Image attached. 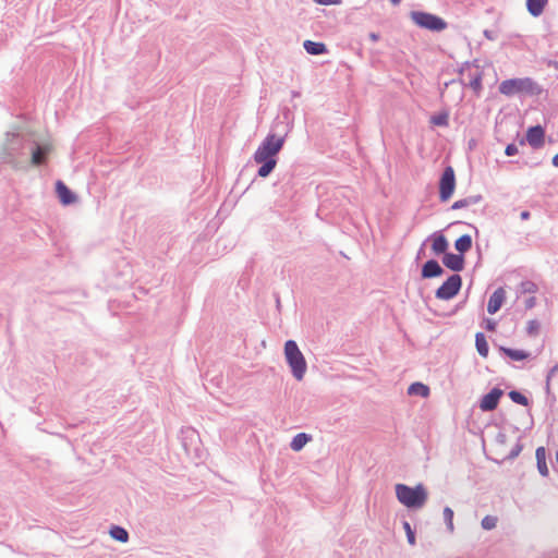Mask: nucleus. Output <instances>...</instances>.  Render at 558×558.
Masks as SVG:
<instances>
[{"mask_svg": "<svg viewBox=\"0 0 558 558\" xmlns=\"http://www.w3.org/2000/svg\"><path fill=\"white\" fill-rule=\"evenodd\" d=\"M284 143L286 138L274 132L266 135L253 154V160L259 165L256 177L265 179L274 172Z\"/></svg>", "mask_w": 558, "mask_h": 558, "instance_id": "1", "label": "nucleus"}, {"mask_svg": "<svg viewBox=\"0 0 558 558\" xmlns=\"http://www.w3.org/2000/svg\"><path fill=\"white\" fill-rule=\"evenodd\" d=\"M25 138L15 132H7L5 140L1 146L0 163L10 165L14 170L28 171L29 163L27 159L20 158L24 156Z\"/></svg>", "mask_w": 558, "mask_h": 558, "instance_id": "2", "label": "nucleus"}, {"mask_svg": "<svg viewBox=\"0 0 558 558\" xmlns=\"http://www.w3.org/2000/svg\"><path fill=\"white\" fill-rule=\"evenodd\" d=\"M498 90L506 97L539 96L543 88L532 77H513L502 81Z\"/></svg>", "mask_w": 558, "mask_h": 558, "instance_id": "3", "label": "nucleus"}, {"mask_svg": "<svg viewBox=\"0 0 558 558\" xmlns=\"http://www.w3.org/2000/svg\"><path fill=\"white\" fill-rule=\"evenodd\" d=\"M395 490L398 501L411 510L423 508L428 499V492L422 483L413 487L399 483L396 484Z\"/></svg>", "mask_w": 558, "mask_h": 558, "instance_id": "4", "label": "nucleus"}, {"mask_svg": "<svg viewBox=\"0 0 558 558\" xmlns=\"http://www.w3.org/2000/svg\"><path fill=\"white\" fill-rule=\"evenodd\" d=\"M283 352L292 376L296 380H302L307 371V363L296 341L292 339L287 340L284 342Z\"/></svg>", "mask_w": 558, "mask_h": 558, "instance_id": "5", "label": "nucleus"}, {"mask_svg": "<svg viewBox=\"0 0 558 558\" xmlns=\"http://www.w3.org/2000/svg\"><path fill=\"white\" fill-rule=\"evenodd\" d=\"M410 19L420 28L434 33H440L448 27V23L442 17L426 11H411Z\"/></svg>", "mask_w": 558, "mask_h": 558, "instance_id": "6", "label": "nucleus"}, {"mask_svg": "<svg viewBox=\"0 0 558 558\" xmlns=\"http://www.w3.org/2000/svg\"><path fill=\"white\" fill-rule=\"evenodd\" d=\"M457 187L456 172L452 166L447 165L442 169L438 180V198L440 203H447L454 194Z\"/></svg>", "mask_w": 558, "mask_h": 558, "instance_id": "7", "label": "nucleus"}, {"mask_svg": "<svg viewBox=\"0 0 558 558\" xmlns=\"http://www.w3.org/2000/svg\"><path fill=\"white\" fill-rule=\"evenodd\" d=\"M462 284V277L459 274H452L436 289L435 298L449 301L459 294Z\"/></svg>", "mask_w": 558, "mask_h": 558, "instance_id": "8", "label": "nucleus"}, {"mask_svg": "<svg viewBox=\"0 0 558 558\" xmlns=\"http://www.w3.org/2000/svg\"><path fill=\"white\" fill-rule=\"evenodd\" d=\"M545 136V128L541 124L529 126L523 137H520L519 133L517 134L519 145L524 146L529 144L535 150L544 147Z\"/></svg>", "mask_w": 558, "mask_h": 558, "instance_id": "9", "label": "nucleus"}, {"mask_svg": "<svg viewBox=\"0 0 558 558\" xmlns=\"http://www.w3.org/2000/svg\"><path fill=\"white\" fill-rule=\"evenodd\" d=\"M31 158L28 161L29 167H39L48 162V156L51 151V146L48 144H40L33 142L29 147Z\"/></svg>", "mask_w": 558, "mask_h": 558, "instance_id": "10", "label": "nucleus"}, {"mask_svg": "<svg viewBox=\"0 0 558 558\" xmlns=\"http://www.w3.org/2000/svg\"><path fill=\"white\" fill-rule=\"evenodd\" d=\"M504 393V390L498 386L492 388L487 393L481 397L478 400V408L483 412H492L496 410Z\"/></svg>", "mask_w": 558, "mask_h": 558, "instance_id": "11", "label": "nucleus"}, {"mask_svg": "<svg viewBox=\"0 0 558 558\" xmlns=\"http://www.w3.org/2000/svg\"><path fill=\"white\" fill-rule=\"evenodd\" d=\"M469 76H470V81L469 83H465L463 78H458V80H451L447 83H445V87H448L450 84H454L457 82H459L463 87H470L472 89V92L474 93V95L476 97H480L482 92H483V76H484V72L483 71H476L475 73H469Z\"/></svg>", "mask_w": 558, "mask_h": 558, "instance_id": "12", "label": "nucleus"}, {"mask_svg": "<svg viewBox=\"0 0 558 558\" xmlns=\"http://www.w3.org/2000/svg\"><path fill=\"white\" fill-rule=\"evenodd\" d=\"M430 242V250L435 256H442L449 251V241L444 234V231H435L427 239Z\"/></svg>", "mask_w": 558, "mask_h": 558, "instance_id": "13", "label": "nucleus"}, {"mask_svg": "<svg viewBox=\"0 0 558 558\" xmlns=\"http://www.w3.org/2000/svg\"><path fill=\"white\" fill-rule=\"evenodd\" d=\"M57 197L63 206H70L78 201L77 195L61 180H57L54 184Z\"/></svg>", "mask_w": 558, "mask_h": 558, "instance_id": "14", "label": "nucleus"}, {"mask_svg": "<svg viewBox=\"0 0 558 558\" xmlns=\"http://www.w3.org/2000/svg\"><path fill=\"white\" fill-rule=\"evenodd\" d=\"M441 263L446 268L458 274L465 268V256L448 251L441 256Z\"/></svg>", "mask_w": 558, "mask_h": 558, "instance_id": "15", "label": "nucleus"}, {"mask_svg": "<svg viewBox=\"0 0 558 558\" xmlns=\"http://www.w3.org/2000/svg\"><path fill=\"white\" fill-rule=\"evenodd\" d=\"M445 274L442 266L435 258L427 259L421 267L422 279H433L441 277Z\"/></svg>", "mask_w": 558, "mask_h": 558, "instance_id": "16", "label": "nucleus"}, {"mask_svg": "<svg viewBox=\"0 0 558 558\" xmlns=\"http://www.w3.org/2000/svg\"><path fill=\"white\" fill-rule=\"evenodd\" d=\"M276 119H277V125L282 126V134H279V135L287 138L288 134L290 133V131L292 130V126H293L292 110L288 107H283L281 109L280 114Z\"/></svg>", "mask_w": 558, "mask_h": 558, "instance_id": "17", "label": "nucleus"}, {"mask_svg": "<svg viewBox=\"0 0 558 558\" xmlns=\"http://www.w3.org/2000/svg\"><path fill=\"white\" fill-rule=\"evenodd\" d=\"M506 301V291L504 288L496 289L489 296L487 304V312L490 315L496 314L504 305Z\"/></svg>", "mask_w": 558, "mask_h": 558, "instance_id": "18", "label": "nucleus"}, {"mask_svg": "<svg viewBox=\"0 0 558 558\" xmlns=\"http://www.w3.org/2000/svg\"><path fill=\"white\" fill-rule=\"evenodd\" d=\"M498 351L501 355L509 357L511 361L520 362L530 359L531 353L522 349H513L504 345L498 347Z\"/></svg>", "mask_w": 558, "mask_h": 558, "instance_id": "19", "label": "nucleus"}, {"mask_svg": "<svg viewBox=\"0 0 558 558\" xmlns=\"http://www.w3.org/2000/svg\"><path fill=\"white\" fill-rule=\"evenodd\" d=\"M536 468L541 476L548 477L549 469L547 465V450L544 446H539L535 450Z\"/></svg>", "mask_w": 558, "mask_h": 558, "instance_id": "20", "label": "nucleus"}, {"mask_svg": "<svg viewBox=\"0 0 558 558\" xmlns=\"http://www.w3.org/2000/svg\"><path fill=\"white\" fill-rule=\"evenodd\" d=\"M548 1L549 0H525L526 11L531 16L539 17L548 5Z\"/></svg>", "mask_w": 558, "mask_h": 558, "instance_id": "21", "label": "nucleus"}, {"mask_svg": "<svg viewBox=\"0 0 558 558\" xmlns=\"http://www.w3.org/2000/svg\"><path fill=\"white\" fill-rule=\"evenodd\" d=\"M303 48L306 51V53L311 56H320L328 52V48L326 44L323 41H314L307 39L303 43Z\"/></svg>", "mask_w": 558, "mask_h": 558, "instance_id": "22", "label": "nucleus"}, {"mask_svg": "<svg viewBox=\"0 0 558 558\" xmlns=\"http://www.w3.org/2000/svg\"><path fill=\"white\" fill-rule=\"evenodd\" d=\"M483 199H484V197L482 194L470 195L468 197H464V198L453 202V204L450 206V209L459 210L462 208H466L469 206L476 205V204L483 202Z\"/></svg>", "mask_w": 558, "mask_h": 558, "instance_id": "23", "label": "nucleus"}, {"mask_svg": "<svg viewBox=\"0 0 558 558\" xmlns=\"http://www.w3.org/2000/svg\"><path fill=\"white\" fill-rule=\"evenodd\" d=\"M453 245H454L456 251L459 254L464 256L465 253H468L472 248V245H473L472 236L470 234H462L454 241Z\"/></svg>", "mask_w": 558, "mask_h": 558, "instance_id": "24", "label": "nucleus"}, {"mask_svg": "<svg viewBox=\"0 0 558 558\" xmlns=\"http://www.w3.org/2000/svg\"><path fill=\"white\" fill-rule=\"evenodd\" d=\"M409 396H417L421 398H427L430 395V389L427 385L422 381H414L408 387Z\"/></svg>", "mask_w": 558, "mask_h": 558, "instance_id": "25", "label": "nucleus"}, {"mask_svg": "<svg viewBox=\"0 0 558 558\" xmlns=\"http://www.w3.org/2000/svg\"><path fill=\"white\" fill-rule=\"evenodd\" d=\"M312 440V435L310 434H306V433H299L296 434L291 442H290V448L295 451V452H299L301 451L310 441Z\"/></svg>", "mask_w": 558, "mask_h": 558, "instance_id": "26", "label": "nucleus"}, {"mask_svg": "<svg viewBox=\"0 0 558 558\" xmlns=\"http://www.w3.org/2000/svg\"><path fill=\"white\" fill-rule=\"evenodd\" d=\"M475 348L482 357H487L489 353V345L484 332L478 331L475 333Z\"/></svg>", "mask_w": 558, "mask_h": 558, "instance_id": "27", "label": "nucleus"}, {"mask_svg": "<svg viewBox=\"0 0 558 558\" xmlns=\"http://www.w3.org/2000/svg\"><path fill=\"white\" fill-rule=\"evenodd\" d=\"M430 124L440 128H447L449 125V111L442 109L434 113L429 119Z\"/></svg>", "mask_w": 558, "mask_h": 558, "instance_id": "28", "label": "nucleus"}, {"mask_svg": "<svg viewBox=\"0 0 558 558\" xmlns=\"http://www.w3.org/2000/svg\"><path fill=\"white\" fill-rule=\"evenodd\" d=\"M109 534L114 541H118L121 543H126L130 537L129 532L123 526H120L117 524L111 525V527L109 530Z\"/></svg>", "mask_w": 558, "mask_h": 558, "instance_id": "29", "label": "nucleus"}, {"mask_svg": "<svg viewBox=\"0 0 558 558\" xmlns=\"http://www.w3.org/2000/svg\"><path fill=\"white\" fill-rule=\"evenodd\" d=\"M508 397L513 403H517L522 407H530L531 401L530 399L522 393L520 390L513 389L508 392Z\"/></svg>", "mask_w": 558, "mask_h": 558, "instance_id": "30", "label": "nucleus"}, {"mask_svg": "<svg viewBox=\"0 0 558 558\" xmlns=\"http://www.w3.org/2000/svg\"><path fill=\"white\" fill-rule=\"evenodd\" d=\"M538 291V286L532 280H523L519 284L518 292L521 294H534Z\"/></svg>", "mask_w": 558, "mask_h": 558, "instance_id": "31", "label": "nucleus"}, {"mask_svg": "<svg viewBox=\"0 0 558 558\" xmlns=\"http://www.w3.org/2000/svg\"><path fill=\"white\" fill-rule=\"evenodd\" d=\"M442 513H444V520H445L446 527L450 533H452L454 531V525H453L454 512L450 507L446 506L444 508Z\"/></svg>", "mask_w": 558, "mask_h": 558, "instance_id": "32", "label": "nucleus"}, {"mask_svg": "<svg viewBox=\"0 0 558 558\" xmlns=\"http://www.w3.org/2000/svg\"><path fill=\"white\" fill-rule=\"evenodd\" d=\"M402 527H403V530L405 532L408 543L410 545L414 546L416 544V532H415V530L411 526V524L407 520L402 521Z\"/></svg>", "mask_w": 558, "mask_h": 558, "instance_id": "33", "label": "nucleus"}, {"mask_svg": "<svg viewBox=\"0 0 558 558\" xmlns=\"http://www.w3.org/2000/svg\"><path fill=\"white\" fill-rule=\"evenodd\" d=\"M498 518L495 515H485L481 521V526L485 531H490L496 527Z\"/></svg>", "mask_w": 558, "mask_h": 558, "instance_id": "34", "label": "nucleus"}, {"mask_svg": "<svg viewBox=\"0 0 558 558\" xmlns=\"http://www.w3.org/2000/svg\"><path fill=\"white\" fill-rule=\"evenodd\" d=\"M541 331V323L537 319H531L527 322L526 333L529 337H536Z\"/></svg>", "mask_w": 558, "mask_h": 558, "instance_id": "35", "label": "nucleus"}, {"mask_svg": "<svg viewBox=\"0 0 558 558\" xmlns=\"http://www.w3.org/2000/svg\"><path fill=\"white\" fill-rule=\"evenodd\" d=\"M523 444L521 442V437H519L518 441L513 446V448L510 450L509 454L506 457L507 460H514L519 457V454L523 450Z\"/></svg>", "mask_w": 558, "mask_h": 558, "instance_id": "36", "label": "nucleus"}, {"mask_svg": "<svg viewBox=\"0 0 558 558\" xmlns=\"http://www.w3.org/2000/svg\"><path fill=\"white\" fill-rule=\"evenodd\" d=\"M481 327L484 328L486 331L495 332L497 329V322L493 318L484 316L481 322Z\"/></svg>", "mask_w": 558, "mask_h": 558, "instance_id": "37", "label": "nucleus"}, {"mask_svg": "<svg viewBox=\"0 0 558 558\" xmlns=\"http://www.w3.org/2000/svg\"><path fill=\"white\" fill-rule=\"evenodd\" d=\"M519 153L518 146L514 143H510L505 148V155L508 157L514 156Z\"/></svg>", "mask_w": 558, "mask_h": 558, "instance_id": "38", "label": "nucleus"}, {"mask_svg": "<svg viewBox=\"0 0 558 558\" xmlns=\"http://www.w3.org/2000/svg\"><path fill=\"white\" fill-rule=\"evenodd\" d=\"M182 434H186V436L183 438V446L186 448V439L190 438L192 440L193 437H197V433L193 428H187L186 432L182 430Z\"/></svg>", "mask_w": 558, "mask_h": 558, "instance_id": "39", "label": "nucleus"}, {"mask_svg": "<svg viewBox=\"0 0 558 558\" xmlns=\"http://www.w3.org/2000/svg\"><path fill=\"white\" fill-rule=\"evenodd\" d=\"M315 3L320 5H340L342 0H313Z\"/></svg>", "mask_w": 558, "mask_h": 558, "instance_id": "40", "label": "nucleus"}, {"mask_svg": "<svg viewBox=\"0 0 558 558\" xmlns=\"http://www.w3.org/2000/svg\"><path fill=\"white\" fill-rule=\"evenodd\" d=\"M466 300L468 298H465L464 300L460 301L458 304H456V306L453 307V310L447 315V316H453L456 315L459 311H461L465 304H466Z\"/></svg>", "mask_w": 558, "mask_h": 558, "instance_id": "41", "label": "nucleus"}, {"mask_svg": "<svg viewBox=\"0 0 558 558\" xmlns=\"http://www.w3.org/2000/svg\"><path fill=\"white\" fill-rule=\"evenodd\" d=\"M464 66L465 68H475L477 71H483L482 70V66L480 65V60L478 59H474L472 61H465L464 62Z\"/></svg>", "mask_w": 558, "mask_h": 558, "instance_id": "42", "label": "nucleus"}, {"mask_svg": "<svg viewBox=\"0 0 558 558\" xmlns=\"http://www.w3.org/2000/svg\"><path fill=\"white\" fill-rule=\"evenodd\" d=\"M536 298L535 296H529L525 301H524V305H525V308L526 310H532L533 307H535L536 305Z\"/></svg>", "mask_w": 558, "mask_h": 558, "instance_id": "43", "label": "nucleus"}, {"mask_svg": "<svg viewBox=\"0 0 558 558\" xmlns=\"http://www.w3.org/2000/svg\"><path fill=\"white\" fill-rule=\"evenodd\" d=\"M483 35L488 40H496L498 37V34L490 29H484Z\"/></svg>", "mask_w": 558, "mask_h": 558, "instance_id": "44", "label": "nucleus"}, {"mask_svg": "<svg viewBox=\"0 0 558 558\" xmlns=\"http://www.w3.org/2000/svg\"><path fill=\"white\" fill-rule=\"evenodd\" d=\"M551 377L553 375H549L547 373L546 375V385H545V392H546V396H551V389H550V380H551Z\"/></svg>", "mask_w": 558, "mask_h": 558, "instance_id": "45", "label": "nucleus"}, {"mask_svg": "<svg viewBox=\"0 0 558 558\" xmlns=\"http://www.w3.org/2000/svg\"><path fill=\"white\" fill-rule=\"evenodd\" d=\"M425 244H426V240L421 244V246L416 253V257H415L416 260H420L425 255Z\"/></svg>", "mask_w": 558, "mask_h": 558, "instance_id": "46", "label": "nucleus"}, {"mask_svg": "<svg viewBox=\"0 0 558 558\" xmlns=\"http://www.w3.org/2000/svg\"><path fill=\"white\" fill-rule=\"evenodd\" d=\"M496 441L501 444V445H505L507 442V436L506 434L504 433H498L497 436H496Z\"/></svg>", "mask_w": 558, "mask_h": 558, "instance_id": "47", "label": "nucleus"}, {"mask_svg": "<svg viewBox=\"0 0 558 558\" xmlns=\"http://www.w3.org/2000/svg\"><path fill=\"white\" fill-rule=\"evenodd\" d=\"M270 132H274L275 134H282V126L277 125V119H275Z\"/></svg>", "mask_w": 558, "mask_h": 558, "instance_id": "48", "label": "nucleus"}, {"mask_svg": "<svg viewBox=\"0 0 558 558\" xmlns=\"http://www.w3.org/2000/svg\"><path fill=\"white\" fill-rule=\"evenodd\" d=\"M546 400H547L548 405L550 408H553L555 405L557 399H556V396L554 393H551V396H547Z\"/></svg>", "mask_w": 558, "mask_h": 558, "instance_id": "49", "label": "nucleus"}, {"mask_svg": "<svg viewBox=\"0 0 558 558\" xmlns=\"http://www.w3.org/2000/svg\"><path fill=\"white\" fill-rule=\"evenodd\" d=\"M368 38L372 40V41H378L380 39V35L379 33H375V32H371L368 34Z\"/></svg>", "mask_w": 558, "mask_h": 558, "instance_id": "50", "label": "nucleus"}, {"mask_svg": "<svg viewBox=\"0 0 558 558\" xmlns=\"http://www.w3.org/2000/svg\"><path fill=\"white\" fill-rule=\"evenodd\" d=\"M530 217H531V213L529 210H523L520 214L521 220H527V219H530Z\"/></svg>", "mask_w": 558, "mask_h": 558, "instance_id": "51", "label": "nucleus"}, {"mask_svg": "<svg viewBox=\"0 0 558 558\" xmlns=\"http://www.w3.org/2000/svg\"><path fill=\"white\" fill-rule=\"evenodd\" d=\"M470 68H465L464 66V62L458 68L457 72L459 75H463L465 73L466 70H469Z\"/></svg>", "mask_w": 558, "mask_h": 558, "instance_id": "52", "label": "nucleus"}, {"mask_svg": "<svg viewBox=\"0 0 558 558\" xmlns=\"http://www.w3.org/2000/svg\"><path fill=\"white\" fill-rule=\"evenodd\" d=\"M274 296H275V300H276V306L280 311V307H281L280 296H279L278 293H274Z\"/></svg>", "mask_w": 558, "mask_h": 558, "instance_id": "53", "label": "nucleus"}, {"mask_svg": "<svg viewBox=\"0 0 558 558\" xmlns=\"http://www.w3.org/2000/svg\"><path fill=\"white\" fill-rule=\"evenodd\" d=\"M557 372H558V363H557L556 365H554V366L548 371V374L554 376Z\"/></svg>", "mask_w": 558, "mask_h": 558, "instance_id": "54", "label": "nucleus"}, {"mask_svg": "<svg viewBox=\"0 0 558 558\" xmlns=\"http://www.w3.org/2000/svg\"><path fill=\"white\" fill-rule=\"evenodd\" d=\"M551 165L558 168V153L553 157Z\"/></svg>", "mask_w": 558, "mask_h": 558, "instance_id": "55", "label": "nucleus"}, {"mask_svg": "<svg viewBox=\"0 0 558 558\" xmlns=\"http://www.w3.org/2000/svg\"><path fill=\"white\" fill-rule=\"evenodd\" d=\"M291 96H292V98H296V97H300V96H301V93H300V92H298V90H292V92H291Z\"/></svg>", "mask_w": 558, "mask_h": 558, "instance_id": "56", "label": "nucleus"}, {"mask_svg": "<svg viewBox=\"0 0 558 558\" xmlns=\"http://www.w3.org/2000/svg\"><path fill=\"white\" fill-rule=\"evenodd\" d=\"M475 145H476L475 140H471V141L469 142V148H470V149H472Z\"/></svg>", "mask_w": 558, "mask_h": 558, "instance_id": "57", "label": "nucleus"}, {"mask_svg": "<svg viewBox=\"0 0 558 558\" xmlns=\"http://www.w3.org/2000/svg\"><path fill=\"white\" fill-rule=\"evenodd\" d=\"M392 5H399L402 0H389Z\"/></svg>", "mask_w": 558, "mask_h": 558, "instance_id": "58", "label": "nucleus"}, {"mask_svg": "<svg viewBox=\"0 0 558 558\" xmlns=\"http://www.w3.org/2000/svg\"><path fill=\"white\" fill-rule=\"evenodd\" d=\"M459 223H463L462 221H454V222H451L447 226L446 229H449L450 227L454 226V225H459Z\"/></svg>", "mask_w": 558, "mask_h": 558, "instance_id": "59", "label": "nucleus"}, {"mask_svg": "<svg viewBox=\"0 0 558 558\" xmlns=\"http://www.w3.org/2000/svg\"><path fill=\"white\" fill-rule=\"evenodd\" d=\"M466 225L475 230L476 235L478 234V229L475 226H473L471 223H466Z\"/></svg>", "mask_w": 558, "mask_h": 558, "instance_id": "60", "label": "nucleus"}, {"mask_svg": "<svg viewBox=\"0 0 558 558\" xmlns=\"http://www.w3.org/2000/svg\"><path fill=\"white\" fill-rule=\"evenodd\" d=\"M555 462L558 465V450L556 451V454H555Z\"/></svg>", "mask_w": 558, "mask_h": 558, "instance_id": "61", "label": "nucleus"}]
</instances>
